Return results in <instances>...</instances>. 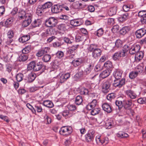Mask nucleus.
<instances>
[{"label": "nucleus", "instance_id": "nucleus-64", "mask_svg": "<svg viewBox=\"0 0 146 146\" xmlns=\"http://www.w3.org/2000/svg\"><path fill=\"white\" fill-rule=\"evenodd\" d=\"M140 21L142 24H146V15L141 18Z\"/></svg>", "mask_w": 146, "mask_h": 146}, {"label": "nucleus", "instance_id": "nucleus-32", "mask_svg": "<svg viewBox=\"0 0 146 146\" xmlns=\"http://www.w3.org/2000/svg\"><path fill=\"white\" fill-rule=\"evenodd\" d=\"M133 5L132 4H128L124 5L123 7V9L124 11L125 12H127L130 9L133 8Z\"/></svg>", "mask_w": 146, "mask_h": 146}, {"label": "nucleus", "instance_id": "nucleus-57", "mask_svg": "<svg viewBox=\"0 0 146 146\" xmlns=\"http://www.w3.org/2000/svg\"><path fill=\"white\" fill-rule=\"evenodd\" d=\"M50 72L53 78H55L58 75V72L56 70L51 71Z\"/></svg>", "mask_w": 146, "mask_h": 146}, {"label": "nucleus", "instance_id": "nucleus-63", "mask_svg": "<svg viewBox=\"0 0 146 146\" xmlns=\"http://www.w3.org/2000/svg\"><path fill=\"white\" fill-rule=\"evenodd\" d=\"M120 57H124L125 56V54L127 52L122 50L119 51Z\"/></svg>", "mask_w": 146, "mask_h": 146}, {"label": "nucleus", "instance_id": "nucleus-17", "mask_svg": "<svg viewBox=\"0 0 146 146\" xmlns=\"http://www.w3.org/2000/svg\"><path fill=\"white\" fill-rule=\"evenodd\" d=\"M84 62V61L81 58H78L73 60L72 64L75 67H77L80 65Z\"/></svg>", "mask_w": 146, "mask_h": 146}, {"label": "nucleus", "instance_id": "nucleus-23", "mask_svg": "<svg viewBox=\"0 0 146 146\" xmlns=\"http://www.w3.org/2000/svg\"><path fill=\"white\" fill-rule=\"evenodd\" d=\"M30 38V36L29 35H26L20 37L19 38V42L24 43L29 40Z\"/></svg>", "mask_w": 146, "mask_h": 146}, {"label": "nucleus", "instance_id": "nucleus-58", "mask_svg": "<svg viewBox=\"0 0 146 146\" xmlns=\"http://www.w3.org/2000/svg\"><path fill=\"white\" fill-rule=\"evenodd\" d=\"M56 55L58 58H60L64 56V53L62 51H58L56 53Z\"/></svg>", "mask_w": 146, "mask_h": 146}, {"label": "nucleus", "instance_id": "nucleus-27", "mask_svg": "<svg viewBox=\"0 0 146 146\" xmlns=\"http://www.w3.org/2000/svg\"><path fill=\"white\" fill-rule=\"evenodd\" d=\"M128 13H126L118 17V20L119 22H124L128 19Z\"/></svg>", "mask_w": 146, "mask_h": 146}, {"label": "nucleus", "instance_id": "nucleus-9", "mask_svg": "<svg viewBox=\"0 0 146 146\" xmlns=\"http://www.w3.org/2000/svg\"><path fill=\"white\" fill-rule=\"evenodd\" d=\"M146 33V29L145 28H141L136 31L135 35L137 38L140 39L143 37Z\"/></svg>", "mask_w": 146, "mask_h": 146}, {"label": "nucleus", "instance_id": "nucleus-56", "mask_svg": "<svg viewBox=\"0 0 146 146\" xmlns=\"http://www.w3.org/2000/svg\"><path fill=\"white\" fill-rule=\"evenodd\" d=\"M49 31V29H47L45 32L42 33L41 34V36L43 38L49 36L50 35V34L48 33Z\"/></svg>", "mask_w": 146, "mask_h": 146}, {"label": "nucleus", "instance_id": "nucleus-46", "mask_svg": "<svg viewBox=\"0 0 146 146\" xmlns=\"http://www.w3.org/2000/svg\"><path fill=\"white\" fill-rule=\"evenodd\" d=\"M58 29L62 31H64L66 30V25L65 24H62L58 25Z\"/></svg>", "mask_w": 146, "mask_h": 146}, {"label": "nucleus", "instance_id": "nucleus-7", "mask_svg": "<svg viewBox=\"0 0 146 146\" xmlns=\"http://www.w3.org/2000/svg\"><path fill=\"white\" fill-rule=\"evenodd\" d=\"M95 132L92 130H90L85 135V139L87 142L92 141L95 136Z\"/></svg>", "mask_w": 146, "mask_h": 146}, {"label": "nucleus", "instance_id": "nucleus-52", "mask_svg": "<svg viewBox=\"0 0 146 146\" xmlns=\"http://www.w3.org/2000/svg\"><path fill=\"white\" fill-rule=\"evenodd\" d=\"M120 57L118 52L115 53L112 56L113 59L115 60H118Z\"/></svg>", "mask_w": 146, "mask_h": 146}, {"label": "nucleus", "instance_id": "nucleus-48", "mask_svg": "<svg viewBox=\"0 0 146 146\" xmlns=\"http://www.w3.org/2000/svg\"><path fill=\"white\" fill-rule=\"evenodd\" d=\"M104 66L108 69L111 68L113 67L112 63L109 61H108L105 62Z\"/></svg>", "mask_w": 146, "mask_h": 146}, {"label": "nucleus", "instance_id": "nucleus-43", "mask_svg": "<svg viewBox=\"0 0 146 146\" xmlns=\"http://www.w3.org/2000/svg\"><path fill=\"white\" fill-rule=\"evenodd\" d=\"M24 76L21 73H19L17 74L16 76V79L17 82H20L23 79Z\"/></svg>", "mask_w": 146, "mask_h": 146}, {"label": "nucleus", "instance_id": "nucleus-11", "mask_svg": "<svg viewBox=\"0 0 146 146\" xmlns=\"http://www.w3.org/2000/svg\"><path fill=\"white\" fill-rule=\"evenodd\" d=\"M132 104L131 100H123V106L124 108L126 110H130L131 112L133 113V110H131L130 108Z\"/></svg>", "mask_w": 146, "mask_h": 146}, {"label": "nucleus", "instance_id": "nucleus-19", "mask_svg": "<svg viewBox=\"0 0 146 146\" xmlns=\"http://www.w3.org/2000/svg\"><path fill=\"white\" fill-rule=\"evenodd\" d=\"M70 23L71 25L74 27L80 26L82 24V22L80 19H75L71 20Z\"/></svg>", "mask_w": 146, "mask_h": 146}, {"label": "nucleus", "instance_id": "nucleus-2", "mask_svg": "<svg viewBox=\"0 0 146 146\" xmlns=\"http://www.w3.org/2000/svg\"><path fill=\"white\" fill-rule=\"evenodd\" d=\"M57 20L54 17H50L45 21V25L48 27H50L49 29L50 31H52V34H54L56 33L54 27L56 26L57 23Z\"/></svg>", "mask_w": 146, "mask_h": 146}, {"label": "nucleus", "instance_id": "nucleus-15", "mask_svg": "<svg viewBox=\"0 0 146 146\" xmlns=\"http://www.w3.org/2000/svg\"><path fill=\"white\" fill-rule=\"evenodd\" d=\"M44 68V66L41 62H39L35 63L34 71H38Z\"/></svg>", "mask_w": 146, "mask_h": 146}, {"label": "nucleus", "instance_id": "nucleus-42", "mask_svg": "<svg viewBox=\"0 0 146 146\" xmlns=\"http://www.w3.org/2000/svg\"><path fill=\"white\" fill-rule=\"evenodd\" d=\"M100 111V108H95L92 110L91 113L92 115H94L99 113Z\"/></svg>", "mask_w": 146, "mask_h": 146}, {"label": "nucleus", "instance_id": "nucleus-39", "mask_svg": "<svg viewBox=\"0 0 146 146\" xmlns=\"http://www.w3.org/2000/svg\"><path fill=\"white\" fill-rule=\"evenodd\" d=\"M28 58L27 55L23 53L19 56V60L20 61H25L27 60Z\"/></svg>", "mask_w": 146, "mask_h": 146}, {"label": "nucleus", "instance_id": "nucleus-38", "mask_svg": "<svg viewBox=\"0 0 146 146\" xmlns=\"http://www.w3.org/2000/svg\"><path fill=\"white\" fill-rule=\"evenodd\" d=\"M31 45H29L24 48L22 50L23 54H27L28 53L31 51Z\"/></svg>", "mask_w": 146, "mask_h": 146}, {"label": "nucleus", "instance_id": "nucleus-34", "mask_svg": "<svg viewBox=\"0 0 146 146\" xmlns=\"http://www.w3.org/2000/svg\"><path fill=\"white\" fill-rule=\"evenodd\" d=\"M36 74L33 73H31L29 75L28 77V81L29 82H33L36 78Z\"/></svg>", "mask_w": 146, "mask_h": 146}, {"label": "nucleus", "instance_id": "nucleus-60", "mask_svg": "<svg viewBox=\"0 0 146 146\" xmlns=\"http://www.w3.org/2000/svg\"><path fill=\"white\" fill-rule=\"evenodd\" d=\"M131 45L130 44H125L123 47V50L127 52L128 51H129Z\"/></svg>", "mask_w": 146, "mask_h": 146}, {"label": "nucleus", "instance_id": "nucleus-59", "mask_svg": "<svg viewBox=\"0 0 146 146\" xmlns=\"http://www.w3.org/2000/svg\"><path fill=\"white\" fill-rule=\"evenodd\" d=\"M35 109L38 112H40L42 110V107L40 105H37L35 106Z\"/></svg>", "mask_w": 146, "mask_h": 146}, {"label": "nucleus", "instance_id": "nucleus-26", "mask_svg": "<svg viewBox=\"0 0 146 146\" xmlns=\"http://www.w3.org/2000/svg\"><path fill=\"white\" fill-rule=\"evenodd\" d=\"M117 11L116 7H114L109 9L108 11V14L110 16H112L115 15Z\"/></svg>", "mask_w": 146, "mask_h": 146}, {"label": "nucleus", "instance_id": "nucleus-16", "mask_svg": "<svg viewBox=\"0 0 146 146\" xmlns=\"http://www.w3.org/2000/svg\"><path fill=\"white\" fill-rule=\"evenodd\" d=\"M126 94L128 97L131 99L135 98L137 95L134 92L131 90H128L125 91Z\"/></svg>", "mask_w": 146, "mask_h": 146}, {"label": "nucleus", "instance_id": "nucleus-6", "mask_svg": "<svg viewBox=\"0 0 146 146\" xmlns=\"http://www.w3.org/2000/svg\"><path fill=\"white\" fill-rule=\"evenodd\" d=\"M96 140L98 144H104L106 145L108 143L109 139L107 137L98 135L96 137Z\"/></svg>", "mask_w": 146, "mask_h": 146}, {"label": "nucleus", "instance_id": "nucleus-14", "mask_svg": "<svg viewBox=\"0 0 146 146\" xmlns=\"http://www.w3.org/2000/svg\"><path fill=\"white\" fill-rule=\"evenodd\" d=\"M79 45H74L70 47L66 51V54L69 55L77 51V49L79 47Z\"/></svg>", "mask_w": 146, "mask_h": 146}, {"label": "nucleus", "instance_id": "nucleus-12", "mask_svg": "<svg viewBox=\"0 0 146 146\" xmlns=\"http://www.w3.org/2000/svg\"><path fill=\"white\" fill-rule=\"evenodd\" d=\"M62 10V6L57 4L51 7V11L53 13H56L61 12Z\"/></svg>", "mask_w": 146, "mask_h": 146}, {"label": "nucleus", "instance_id": "nucleus-22", "mask_svg": "<svg viewBox=\"0 0 146 146\" xmlns=\"http://www.w3.org/2000/svg\"><path fill=\"white\" fill-rule=\"evenodd\" d=\"M29 14H31L30 13H26L24 10L21 9L19 11L18 16L21 19H22L26 17V15Z\"/></svg>", "mask_w": 146, "mask_h": 146}, {"label": "nucleus", "instance_id": "nucleus-35", "mask_svg": "<svg viewBox=\"0 0 146 146\" xmlns=\"http://www.w3.org/2000/svg\"><path fill=\"white\" fill-rule=\"evenodd\" d=\"M144 56V53L142 51H138L135 55V58H136L139 60H141Z\"/></svg>", "mask_w": 146, "mask_h": 146}, {"label": "nucleus", "instance_id": "nucleus-29", "mask_svg": "<svg viewBox=\"0 0 146 146\" xmlns=\"http://www.w3.org/2000/svg\"><path fill=\"white\" fill-rule=\"evenodd\" d=\"M116 136L119 138H123L127 137L129 135L127 133L122 131H119L117 133Z\"/></svg>", "mask_w": 146, "mask_h": 146}, {"label": "nucleus", "instance_id": "nucleus-8", "mask_svg": "<svg viewBox=\"0 0 146 146\" xmlns=\"http://www.w3.org/2000/svg\"><path fill=\"white\" fill-rule=\"evenodd\" d=\"M32 15L31 14L26 15V17L24 18L25 20L22 23V25L24 27H27L29 25L32 21Z\"/></svg>", "mask_w": 146, "mask_h": 146}, {"label": "nucleus", "instance_id": "nucleus-4", "mask_svg": "<svg viewBox=\"0 0 146 146\" xmlns=\"http://www.w3.org/2000/svg\"><path fill=\"white\" fill-rule=\"evenodd\" d=\"M111 83V80L103 81L101 84L102 92L104 93H107L110 90V88Z\"/></svg>", "mask_w": 146, "mask_h": 146}, {"label": "nucleus", "instance_id": "nucleus-62", "mask_svg": "<svg viewBox=\"0 0 146 146\" xmlns=\"http://www.w3.org/2000/svg\"><path fill=\"white\" fill-rule=\"evenodd\" d=\"M66 80L65 78L63 75H62L60 77L59 80V82L61 84L64 83Z\"/></svg>", "mask_w": 146, "mask_h": 146}, {"label": "nucleus", "instance_id": "nucleus-44", "mask_svg": "<svg viewBox=\"0 0 146 146\" xmlns=\"http://www.w3.org/2000/svg\"><path fill=\"white\" fill-rule=\"evenodd\" d=\"M116 105L118 107L119 110L121 109L123 106V101H121L119 100H117L115 101Z\"/></svg>", "mask_w": 146, "mask_h": 146}, {"label": "nucleus", "instance_id": "nucleus-51", "mask_svg": "<svg viewBox=\"0 0 146 146\" xmlns=\"http://www.w3.org/2000/svg\"><path fill=\"white\" fill-rule=\"evenodd\" d=\"M123 42L120 39L117 40L115 42V46L117 48H120L122 46Z\"/></svg>", "mask_w": 146, "mask_h": 146}, {"label": "nucleus", "instance_id": "nucleus-37", "mask_svg": "<svg viewBox=\"0 0 146 146\" xmlns=\"http://www.w3.org/2000/svg\"><path fill=\"white\" fill-rule=\"evenodd\" d=\"M83 101L82 97L79 96H77L76 98L75 102L76 104L78 105L81 104Z\"/></svg>", "mask_w": 146, "mask_h": 146}, {"label": "nucleus", "instance_id": "nucleus-49", "mask_svg": "<svg viewBox=\"0 0 146 146\" xmlns=\"http://www.w3.org/2000/svg\"><path fill=\"white\" fill-rule=\"evenodd\" d=\"M138 74L137 72H136L135 71H133L130 73L129 77L131 79H134L137 76Z\"/></svg>", "mask_w": 146, "mask_h": 146}, {"label": "nucleus", "instance_id": "nucleus-10", "mask_svg": "<svg viewBox=\"0 0 146 146\" xmlns=\"http://www.w3.org/2000/svg\"><path fill=\"white\" fill-rule=\"evenodd\" d=\"M125 79L123 78L121 80H114L113 84L114 86L116 87L121 88L125 84Z\"/></svg>", "mask_w": 146, "mask_h": 146}, {"label": "nucleus", "instance_id": "nucleus-40", "mask_svg": "<svg viewBox=\"0 0 146 146\" xmlns=\"http://www.w3.org/2000/svg\"><path fill=\"white\" fill-rule=\"evenodd\" d=\"M104 31L102 28L98 29L95 33L96 35L98 37L101 36L104 34Z\"/></svg>", "mask_w": 146, "mask_h": 146}, {"label": "nucleus", "instance_id": "nucleus-1", "mask_svg": "<svg viewBox=\"0 0 146 146\" xmlns=\"http://www.w3.org/2000/svg\"><path fill=\"white\" fill-rule=\"evenodd\" d=\"M98 45L92 44L89 45L87 48L88 52H92V56L93 58L98 59L102 54V50L97 48Z\"/></svg>", "mask_w": 146, "mask_h": 146}, {"label": "nucleus", "instance_id": "nucleus-45", "mask_svg": "<svg viewBox=\"0 0 146 146\" xmlns=\"http://www.w3.org/2000/svg\"><path fill=\"white\" fill-rule=\"evenodd\" d=\"M35 62L32 61L28 65L27 69L28 70H31L33 69L34 70L35 66Z\"/></svg>", "mask_w": 146, "mask_h": 146}, {"label": "nucleus", "instance_id": "nucleus-25", "mask_svg": "<svg viewBox=\"0 0 146 146\" xmlns=\"http://www.w3.org/2000/svg\"><path fill=\"white\" fill-rule=\"evenodd\" d=\"M93 69V66L91 64L88 65L84 70V73L85 74H88L91 72Z\"/></svg>", "mask_w": 146, "mask_h": 146}, {"label": "nucleus", "instance_id": "nucleus-21", "mask_svg": "<svg viewBox=\"0 0 146 146\" xmlns=\"http://www.w3.org/2000/svg\"><path fill=\"white\" fill-rule=\"evenodd\" d=\"M111 71L110 70L107 69L105 70L100 74V77L102 78H104L110 75Z\"/></svg>", "mask_w": 146, "mask_h": 146}, {"label": "nucleus", "instance_id": "nucleus-61", "mask_svg": "<svg viewBox=\"0 0 146 146\" xmlns=\"http://www.w3.org/2000/svg\"><path fill=\"white\" fill-rule=\"evenodd\" d=\"M68 109L70 110V111L75 110L76 109V107L75 105H70L68 106Z\"/></svg>", "mask_w": 146, "mask_h": 146}, {"label": "nucleus", "instance_id": "nucleus-33", "mask_svg": "<svg viewBox=\"0 0 146 146\" xmlns=\"http://www.w3.org/2000/svg\"><path fill=\"white\" fill-rule=\"evenodd\" d=\"M42 104L44 106L49 108H52L54 106L53 103L51 101L49 100L44 101Z\"/></svg>", "mask_w": 146, "mask_h": 146}, {"label": "nucleus", "instance_id": "nucleus-18", "mask_svg": "<svg viewBox=\"0 0 146 146\" xmlns=\"http://www.w3.org/2000/svg\"><path fill=\"white\" fill-rule=\"evenodd\" d=\"M123 72L119 69L117 70L113 73L114 77L116 80H119L121 78Z\"/></svg>", "mask_w": 146, "mask_h": 146}, {"label": "nucleus", "instance_id": "nucleus-54", "mask_svg": "<svg viewBox=\"0 0 146 146\" xmlns=\"http://www.w3.org/2000/svg\"><path fill=\"white\" fill-rule=\"evenodd\" d=\"M143 68L141 66H138L136 68V70L135 71L137 72V73L139 74V73H141L143 70Z\"/></svg>", "mask_w": 146, "mask_h": 146}, {"label": "nucleus", "instance_id": "nucleus-50", "mask_svg": "<svg viewBox=\"0 0 146 146\" xmlns=\"http://www.w3.org/2000/svg\"><path fill=\"white\" fill-rule=\"evenodd\" d=\"M6 70L9 73L10 72L13 68V66L10 64H7L6 65Z\"/></svg>", "mask_w": 146, "mask_h": 146}, {"label": "nucleus", "instance_id": "nucleus-3", "mask_svg": "<svg viewBox=\"0 0 146 146\" xmlns=\"http://www.w3.org/2000/svg\"><path fill=\"white\" fill-rule=\"evenodd\" d=\"M52 5V3L51 2L48 1L46 2L42 5H39L36 9V13L38 16L42 15L45 10L50 8Z\"/></svg>", "mask_w": 146, "mask_h": 146}, {"label": "nucleus", "instance_id": "nucleus-24", "mask_svg": "<svg viewBox=\"0 0 146 146\" xmlns=\"http://www.w3.org/2000/svg\"><path fill=\"white\" fill-rule=\"evenodd\" d=\"M130 30V28L129 27L125 26L122 28L119 31L120 34L124 35Z\"/></svg>", "mask_w": 146, "mask_h": 146}, {"label": "nucleus", "instance_id": "nucleus-53", "mask_svg": "<svg viewBox=\"0 0 146 146\" xmlns=\"http://www.w3.org/2000/svg\"><path fill=\"white\" fill-rule=\"evenodd\" d=\"M8 37L9 39H12L14 36L13 32L12 30H10L7 33Z\"/></svg>", "mask_w": 146, "mask_h": 146}, {"label": "nucleus", "instance_id": "nucleus-47", "mask_svg": "<svg viewBox=\"0 0 146 146\" xmlns=\"http://www.w3.org/2000/svg\"><path fill=\"white\" fill-rule=\"evenodd\" d=\"M115 97V94L114 93H111L108 94L107 96V98L108 100L111 101L114 99Z\"/></svg>", "mask_w": 146, "mask_h": 146}, {"label": "nucleus", "instance_id": "nucleus-41", "mask_svg": "<svg viewBox=\"0 0 146 146\" xmlns=\"http://www.w3.org/2000/svg\"><path fill=\"white\" fill-rule=\"evenodd\" d=\"M80 93L81 95H87L88 93V89L85 88H81L80 90Z\"/></svg>", "mask_w": 146, "mask_h": 146}, {"label": "nucleus", "instance_id": "nucleus-36", "mask_svg": "<svg viewBox=\"0 0 146 146\" xmlns=\"http://www.w3.org/2000/svg\"><path fill=\"white\" fill-rule=\"evenodd\" d=\"M51 57L50 55L48 54H44L42 58V60L45 62H48L50 59Z\"/></svg>", "mask_w": 146, "mask_h": 146}, {"label": "nucleus", "instance_id": "nucleus-13", "mask_svg": "<svg viewBox=\"0 0 146 146\" xmlns=\"http://www.w3.org/2000/svg\"><path fill=\"white\" fill-rule=\"evenodd\" d=\"M140 49L139 45H131L129 51V53L131 54H133L139 51Z\"/></svg>", "mask_w": 146, "mask_h": 146}, {"label": "nucleus", "instance_id": "nucleus-31", "mask_svg": "<svg viewBox=\"0 0 146 146\" xmlns=\"http://www.w3.org/2000/svg\"><path fill=\"white\" fill-rule=\"evenodd\" d=\"M42 23V21L39 19L35 20L32 24V26L34 27H39Z\"/></svg>", "mask_w": 146, "mask_h": 146}, {"label": "nucleus", "instance_id": "nucleus-20", "mask_svg": "<svg viewBox=\"0 0 146 146\" xmlns=\"http://www.w3.org/2000/svg\"><path fill=\"white\" fill-rule=\"evenodd\" d=\"M102 108L104 110L108 113H111L112 111V108L109 104L105 103L102 105Z\"/></svg>", "mask_w": 146, "mask_h": 146}, {"label": "nucleus", "instance_id": "nucleus-55", "mask_svg": "<svg viewBox=\"0 0 146 146\" xmlns=\"http://www.w3.org/2000/svg\"><path fill=\"white\" fill-rule=\"evenodd\" d=\"M145 15H146V11H141L138 13V16L139 17L142 18Z\"/></svg>", "mask_w": 146, "mask_h": 146}, {"label": "nucleus", "instance_id": "nucleus-28", "mask_svg": "<svg viewBox=\"0 0 146 146\" xmlns=\"http://www.w3.org/2000/svg\"><path fill=\"white\" fill-rule=\"evenodd\" d=\"M14 20V19L12 17L7 19L5 23V26L7 28L9 27L12 25Z\"/></svg>", "mask_w": 146, "mask_h": 146}, {"label": "nucleus", "instance_id": "nucleus-30", "mask_svg": "<svg viewBox=\"0 0 146 146\" xmlns=\"http://www.w3.org/2000/svg\"><path fill=\"white\" fill-rule=\"evenodd\" d=\"M113 125V121L110 119H108L106 121L105 126L107 129H110L111 128Z\"/></svg>", "mask_w": 146, "mask_h": 146}, {"label": "nucleus", "instance_id": "nucleus-5", "mask_svg": "<svg viewBox=\"0 0 146 146\" xmlns=\"http://www.w3.org/2000/svg\"><path fill=\"white\" fill-rule=\"evenodd\" d=\"M72 127L70 126H64L62 127L60 130V133L63 135H68L72 132Z\"/></svg>", "mask_w": 146, "mask_h": 146}]
</instances>
